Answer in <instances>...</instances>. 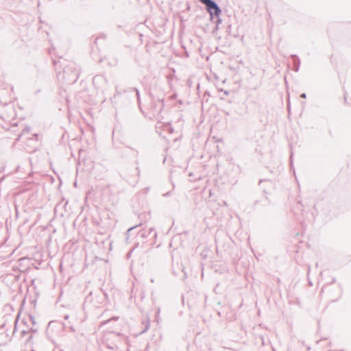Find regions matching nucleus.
I'll list each match as a JSON object with an SVG mask.
<instances>
[{
	"label": "nucleus",
	"mask_w": 351,
	"mask_h": 351,
	"mask_svg": "<svg viewBox=\"0 0 351 351\" xmlns=\"http://www.w3.org/2000/svg\"><path fill=\"white\" fill-rule=\"evenodd\" d=\"M202 3L205 4L207 8L208 12L210 15H215L218 16L221 12L220 9L218 8L216 3L210 0H199Z\"/></svg>",
	"instance_id": "1"
}]
</instances>
